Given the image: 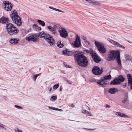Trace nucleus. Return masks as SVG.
Returning <instances> with one entry per match:
<instances>
[{"label": "nucleus", "mask_w": 132, "mask_h": 132, "mask_svg": "<svg viewBox=\"0 0 132 132\" xmlns=\"http://www.w3.org/2000/svg\"><path fill=\"white\" fill-rule=\"evenodd\" d=\"M128 41V42H129V43H131V42L130 41H128H128Z\"/></svg>", "instance_id": "61"}, {"label": "nucleus", "mask_w": 132, "mask_h": 132, "mask_svg": "<svg viewBox=\"0 0 132 132\" xmlns=\"http://www.w3.org/2000/svg\"><path fill=\"white\" fill-rule=\"evenodd\" d=\"M102 84H103V86H105V85H106V84H107V83H106V82H104L103 81L102 83Z\"/></svg>", "instance_id": "50"}, {"label": "nucleus", "mask_w": 132, "mask_h": 132, "mask_svg": "<svg viewBox=\"0 0 132 132\" xmlns=\"http://www.w3.org/2000/svg\"><path fill=\"white\" fill-rule=\"evenodd\" d=\"M51 32L54 35V36H57L58 35V34L57 32L56 31V30L55 31H52Z\"/></svg>", "instance_id": "35"}, {"label": "nucleus", "mask_w": 132, "mask_h": 132, "mask_svg": "<svg viewBox=\"0 0 132 132\" xmlns=\"http://www.w3.org/2000/svg\"><path fill=\"white\" fill-rule=\"evenodd\" d=\"M111 77L110 74H109L107 76H105L103 78V79L104 81L105 80H109L111 79Z\"/></svg>", "instance_id": "19"}, {"label": "nucleus", "mask_w": 132, "mask_h": 132, "mask_svg": "<svg viewBox=\"0 0 132 132\" xmlns=\"http://www.w3.org/2000/svg\"><path fill=\"white\" fill-rule=\"evenodd\" d=\"M37 22L39 24L42 26L44 27L45 25V23L44 21H42L40 20H38Z\"/></svg>", "instance_id": "22"}, {"label": "nucleus", "mask_w": 132, "mask_h": 132, "mask_svg": "<svg viewBox=\"0 0 132 132\" xmlns=\"http://www.w3.org/2000/svg\"><path fill=\"white\" fill-rule=\"evenodd\" d=\"M128 86H130V88L132 89V79L128 80Z\"/></svg>", "instance_id": "29"}, {"label": "nucleus", "mask_w": 132, "mask_h": 132, "mask_svg": "<svg viewBox=\"0 0 132 132\" xmlns=\"http://www.w3.org/2000/svg\"><path fill=\"white\" fill-rule=\"evenodd\" d=\"M62 72L64 73L65 74V71H63V72Z\"/></svg>", "instance_id": "62"}, {"label": "nucleus", "mask_w": 132, "mask_h": 132, "mask_svg": "<svg viewBox=\"0 0 132 132\" xmlns=\"http://www.w3.org/2000/svg\"><path fill=\"white\" fill-rule=\"evenodd\" d=\"M13 22L16 24L18 26H20L22 24V22L20 17L18 15L11 18Z\"/></svg>", "instance_id": "8"}, {"label": "nucleus", "mask_w": 132, "mask_h": 132, "mask_svg": "<svg viewBox=\"0 0 132 132\" xmlns=\"http://www.w3.org/2000/svg\"><path fill=\"white\" fill-rule=\"evenodd\" d=\"M84 42L87 45H89L90 44V43H89V42L88 41H87V40L84 41Z\"/></svg>", "instance_id": "49"}, {"label": "nucleus", "mask_w": 132, "mask_h": 132, "mask_svg": "<svg viewBox=\"0 0 132 132\" xmlns=\"http://www.w3.org/2000/svg\"><path fill=\"white\" fill-rule=\"evenodd\" d=\"M59 84H58L54 85L53 87V89L55 90L56 89L59 87Z\"/></svg>", "instance_id": "36"}, {"label": "nucleus", "mask_w": 132, "mask_h": 132, "mask_svg": "<svg viewBox=\"0 0 132 132\" xmlns=\"http://www.w3.org/2000/svg\"><path fill=\"white\" fill-rule=\"evenodd\" d=\"M57 46L59 48H62L64 46L63 43L61 44L60 41H59L57 43Z\"/></svg>", "instance_id": "24"}, {"label": "nucleus", "mask_w": 132, "mask_h": 132, "mask_svg": "<svg viewBox=\"0 0 132 132\" xmlns=\"http://www.w3.org/2000/svg\"><path fill=\"white\" fill-rule=\"evenodd\" d=\"M18 15V13L15 10H14L11 11L10 16L11 18H13L15 16H16Z\"/></svg>", "instance_id": "16"}, {"label": "nucleus", "mask_w": 132, "mask_h": 132, "mask_svg": "<svg viewBox=\"0 0 132 132\" xmlns=\"http://www.w3.org/2000/svg\"><path fill=\"white\" fill-rule=\"evenodd\" d=\"M14 107L19 109H22L23 108L22 107L16 105H14Z\"/></svg>", "instance_id": "38"}, {"label": "nucleus", "mask_w": 132, "mask_h": 132, "mask_svg": "<svg viewBox=\"0 0 132 132\" xmlns=\"http://www.w3.org/2000/svg\"><path fill=\"white\" fill-rule=\"evenodd\" d=\"M38 37L44 38L51 46H54L55 41L53 36L48 33L40 32L38 35H32L26 37V39L29 42H35L38 39Z\"/></svg>", "instance_id": "2"}, {"label": "nucleus", "mask_w": 132, "mask_h": 132, "mask_svg": "<svg viewBox=\"0 0 132 132\" xmlns=\"http://www.w3.org/2000/svg\"><path fill=\"white\" fill-rule=\"evenodd\" d=\"M52 88H51V87L50 88V89L49 91L50 92H51V90H52Z\"/></svg>", "instance_id": "60"}, {"label": "nucleus", "mask_w": 132, "mask_h": 132, "mask_svg": "<svg viewBox=\"0 0 132 132\" xmlns=\"http://www.w3.org/2000/svg\"><path fill=\"white\" fill-rule=\"evenodd\" d=\"M116 59L118 62V65L121 66V62L120 60V54H119V55L116 58Z\"/></svg>", "instance_id": "20"}, {"label": "nucleus", "mask_w": 132, "mask_h": 132, "mask_svg": "<svg viewBox=\"0 0 132 132\" xmlns=\"http://www.w3.org/2000/svg\"><path fill=\"white\" fill-rule=\"evenodd\" d=\"M91 51L90 55L94 61L96 63L100 62L101 61L100 58L98 57L94 51L91 50Z\"/></svg>", "instance_id": "7"}, {"label": "nucleus", "mask_w": 132, "mask_h": 132, "mask_svg": "<svg viewBox=\"0 0 132 132\" xmlns=\"http://www.w3.org/2000/svg\"><path fill=\"white\" fill-rule=\"evenodd\" d=\"M110 42H111V41L112 40L110 38H109L107 39Z\"/></svg>", "instance_id": "55"}, {"label": "nucleus", "mask_w": 132, "mask_h": 132, "mask_svg": "<svg viewBox=\"0 0 132 132\" xmlns=\"http://www.w3.org/2000/svg\"><path fill=\"white\" fill-rule=\"evenodd\" d=\"M40 73H39V74H37L36 75V76H37V77H38L40 75Z\"/></svg>", "instance_id": "58"}, {"label": "nucleus", "mask_w": 132, "mask_h": 132, "mask_svg": "<svg viewBox=\"0 0 132 132\" xmlns=\"http://www.w3.org/2000/svg\"><path fill=\"white\" fill-rule=\"evenodd\" d=\"M62 52L63 54H66L68 56L74 54L75 60L80 66L85 67L87 66L88 61L87 57L84 55V52L75 51H70L68 49L63 51Z\"/></svg>", "instance_id": "1"}, {"label": "nucleus", "mask_w": 132, "mask_h": 132, "mask_svg": "<svg viewBox=\"0 0 132 132\" xmlns=\"http://www.w3.org/2000/svg\"><path fill=\"white\" fill-rule=\"evenodd\" d=\"M95 46H96V47H98V45H100L102 43H101L98 42L97 41H95Z\"/></svg>", "instance_id": "34"}, {"label": "nucleus", "mask_w": 132, "mask_h": 132, "mask_svg": "<svg viewBox=\"0 0 132 132\" xmlns=\"http://www.w3.org/2000/svg\"><path fill=\"white\" fill-rule=\"evenodd\" d=\"M49 7L51 9H53V10H55L56 11H59V12H62V13H64V12L62 11H61L60 10H59L58 9H56V8H53V7H51V6H49Z\"/></svg>", "instance_id": "26"}, {"label": "nucleus", "mask_w": 132, "mask_h": 132, "mask_svg": "<svg viewBox=\"0 0 132 132\" xmlns=\"http://www.w3.org/2000/svg\"><path fill=\"white\" fill-rule=\"evenodd\" d=\"M59 32H60V35L61 37L64 38H66L68 36L67 31L65 29H62V30H59Z\"/></svg>", "instance_id": "10"}, {"label": "nucleus", "mask_w": 132, "mask_h": 132, "mask_svg": "<svg viewBox=\"0 0 132 132\" xmlns=\"http://www.w3.org/2000/svg\"><path fill=\"white\" fill-rule=\"evenodd\" d=\"M63 64L66 67V68H70V66L68 65L65 62H64L63 63Z\"/></svg>", "instance_id": "39"}, {"label": "nucleus", "mask_w": 132, "mask_h": 132, "mask_svg": "<svg viewBox=\"0 0 132 132\" xmlns=\"http://www.w3.org/2000/svg\"><path fill=\"white\" fill-rule=\"evenodd\" d=\"M105 107L106 108H110L111 106L109 105H108L107 104H105Z\"/></svg>", "instance_id": "43"}, {"label": "nucleus", "mask_w": 132, "mask_h": 132, "mask_svg": "<svg viewBox=\"0 0 132 132\" xmlns=\"http://www.w3.org/2000/svg\"><path fill=\"white\" fill-rule=\"evenodd\" d=\"M67 82L68 83H69L70 84H71L72 83V82L71 81L69 80H68Z\"/></svg>", "instance_id": "51"}, {"label": "nucleus", "mask_w": 132, "mask_h": 132, "mask_svg": "<svg viewBox=\"0 0 132 132\" xmlns=\"http://www.w3.org/2000/svg\"><path fill=\"white\" fill-rule=\"evenodd\" d=\"M125 56L126 59L127 61L130 60L132 62V57L131 55L128 54H126L125 55Z\"/></svg>", "instance_id": "21"}, {"label": "nucleus", "mask_w": 132, "mask_h": 132, "mask_svg": "<svg viewBox=\"0 0 132 132\" xmlns=\"http://www.w3.org/2000/svg\"><path fill=\"white\" fill-rule=\"evenodd\" d=\"M14 130L15 132H22L21 130H19L18 128H15Z\"/></svg>", "instance_id": "37"}, {"label": "nucleus", "mask_w": 132, "mask_h": 132, "mask_svg": "<svg viewBox=\"0 0 132 132\" xmlns=\"http://www.w3.org/2000/svg\"><path fill=\"white\" fill-rule=\"evenodd\" d=\"M19 41V40L18 39L14 38L11 39L10 42L12 44L15 45L17 44L18 43V41Z\"/></svg>", "instance_id": "14"}, {"label": "nucleus", "mask_w": 132, "mask_h": 132, "mask_svg": "<svg viewBox=\"0 0 132 132\" xmlns=\"http://www.w3.org/2000/svg\"><path fill=\"white\" fill-rule=\"evenodd\" d=\"M128 80L132 79V76L130 74H127V76Z\"/></svg>", "instance_id": "30"}, {"label": "nucleus", "mask_w": 132, "mask_h": 132, "mask_svg": "<svg viewBox=\"0 0 132 132\" xmlns=\"http://www.w3.org/2000/svg\"><path fill=\"white\" fill-rule=\"evenodd\" d=\"M93 4L96 5H98L99 4V3L98 2L95 1L93 2Z\"/></svg>", "instance_id": "44"}, {"label": "nucleus", "mask_w": 132, "mask_h": 132, "mask_svg": "<svg viewBox=\"0 0 132 132\" xmlns=\"http://www.w3.org/2000/svg\"><path fill=\"white\" fill-rule=\"evenodd\" d=\"M13 5L12 4H11L10 5L5 6L4 5V10L6 11H10L11 10L12 7L13 6Z\"/></svg>", "instance_id": "13"}, {"label": "nucleus", "mask_w": 132, "mask_h": 132, "mask_svg": "<svg viewBox=\"0 0 132 132\" xmlns=\"http://www.w3.org/2000/svg\"><path fill=\"white\" fill-rule=\"evenodd\" d=\"M119 54H120V53L119 51L116 52L114 51H110L107 54L108 57L106 60L109 61L113 60L118 56H119Z\"/></svg>", "instance_id": "4"}, {"label": "nucleus", "mask_w": 132, "mask_h": 132, "mask_svg": "<svg viewBox=\"0 0 132 132\" xmlns=\"http://www.w3.org/2000/svg\"><path fill=\"white\" fill-rule=\"evenodd\" d=\"M104 46L103 45L102 43L100 45H99L98 46V47H97L98 48V49H99V48H101V47H103Z\"/></svg>", "instance_id": "47"}, {"label": "nucleus", "mask_w": 132, "mask_h": 132, "mask_svg": "<svg viewBox=\"0 0 132 132\" xmlns=\"http://www.w3.org/2000/svg\"><path fill=\"white\" fill-rule=\"evenodd\" d=\"M62 86H61L60 87V88H59V91H61L62 90Z\"/></svg>", "instance_id": "53"}, {"label": "nucleus", "mask_w": 132, "mask_h": 132, "mask_svg": "<svg viewBox=\"0 0 132 132\" xmlns=\"http://www.w3.org/2000/svg\"><path fill=\"white\" fill-rule=\"evenodd\" d=\"M110 43L115 45L117 46L118 47H121L123 49H125V47L124 46L121 45L118 43L114 41L113 40H112Z\"/></svg>", "instance_id": "12"}, {"label": "nucleus", "mask_w": 132, "mask_h": 132, "mask_svg": "<svg viewBox=\"0 0 132 132\" xmlns=\"http://www.w3.org/2000/svg\"><path fill=\"white\" fill-rule=\"evenodd\" d=\"M116 115L122 117H125V116H126L125 114L118 112H117L116 113Z\"/></svg>", "instance_id": "23"}, {"label": "nucleus", "mask_w": 132, "mask_h": 132, "mask_svg": "<svg viewBox=\"0 0 132 132\" xmlns=\"http://www.w3.org/2000/svg\"><path fill=\"white\" fill-rule=\"evenodd\" d=\"M104 81L103 79H102L100 80L97 82V84H99V85H102V87H103V84H102V83Z\"/></svg>", "instance_id": "27"}, {"label": "nucleus", "mask_w": 132, "mask_h": 132, "mask_svg": "<svg viewBox=\"0 0 132 132\" xmlns=\"http://www.w3.org/2000/svg\"><path fill=\"white\" fill-rule=\"evenodd\" d=\"M91 50L93 51L92 49H90L89 51L87 50H84V52L86 53L87 54L90 53V51H91Z\"/></svg>", "instance_id": "33"}, {"label": "nucleus", "mask_w": 132, "mask_h": 132, "mask_svg": "<svg viewBox=\"0 0 132 132\" xmlns=\"http://www.w3.org/2000/svg\"><path fill=\"white\" fill-rule=\"evenodd\" d=\"M82 112L83 113L86 114L87 113V111L85 110H83L82 111Z\"/></svg>", "instance_id": "45"}, {"label": "nucleus", "mask_w": 132, "mask_h": 132, "mask_svg": "<svg viewBox=\"0 0 132 132\" xmlns=\"http://www.w3.org/2000/svg\"><path fill=\"white\" fill-rule=\"evenodd\" d=\"M82 38L84 40V41L86 40V38L85 36H83L82 37Z\"/></svg>", "instance_id": "52"}, {"label": "nucleus", "mask_w": 132, "mask_h": 132, "mask_svg": "<svg viewBox=\"0 0 132 132\" xmlns=\"http://www.w3.org/2000/svg\"><path fill=\"white\" fill-rule=\"evenodd\" d=\"M126 24V23H124V24H123L125 25V24Z\"/></svg>", "instance_id": "63"}, {"label": "nucleus", "mask_w": 132, "mask_h": 132, "mask_svg": "<svg viewBox=\"0 0 132 132\" xmlns=\"http://www.w3.org/2000/svg\"><path fill=\"white\" fill-rule=\"evenodd\" d=\"M118 91V89L117 88H112L109 89V92L111 94H114Z\"/></svg>", "instance_id": "15"}, {"label": "nucleus", "mask_w": 132, "mask_h": 132, "mask_svg": "<svg viewBox=\"0 0 132 132\" xmlns=\"http://www.w3.org/2000/svg\"><path fill=\"white\" fill-rule=\"evenodd\" d=\"M47 28L51 32L53 31H55L54 30V29H53V27L51 26H48Z\"/></svg>", "instance_id": "32"}, {"label": "nucleus", "mask_w": 132, "mask_h": 132, "mask_svg": "<svg viewBox=\"0 0 132 132\" xmlns=\"http://www.w3.org/2000/svg\"><path fill=\"white\" fill-rule=\"evenodd\" d=\"M98 50L99 52L101 53H105L106 51V48H104V46L101 47V48H99Z\"/></svg>", "instance_id": "17"}, {"label": "nucleus", "mask_w": 132, "mask_h": 132, "mask_svg": "<svg viewBox=\"0 0 132 132\" xmlns=\"http://www.w3.org/2000/svg\"><path fill=\"white\" fill-rule=\"evenodd\" d=\"M6 28L8 33L10 35H16L19 32L17 28L12 23H7Z\"/></svg>", "instance_id": "3"}, {"label": "nucleus", "mask_w": 132, "mask_h": 132, "mask_svg": "<svg viewBox=\"0 0 132 132\" xmlns=\"http://www.w3.org/2000/svg\"><path fill=\"white\" fill-rule=\"evenodd\" d=\"M125 80V78L122 75L119 76L118 78H114L110 82L111 85H118L120 84L121 82H123Z\"/></svg>", "instance_id": "5"}, {"label": "nucleus", "mask_w": 132, "mask_h": 132, "mask_svg": "<svg viewBox=\"0 0 132 132\" xmlns=\"http://www.w3.org/2000/svg\"><path fill=\"white\" fill-rule=\"evenodd\" d=\"M71 106L73 108L75 107V105L73 104H72Z\"/></svg>", "instance_id": "59"}, {"label": "nucleus", "mask_w": 132, "mask_h": 132, "mask_svg": "<svg viewBox=\"0 0 132 132\" xmlns=\"http://www.w3.org/2000/svg\"><path fill=\"white\" fill-rule=\"evenodd\" d=\"M86 114L88 115L89 116H90L92 115L91 113L88 111L87 113Z\"/></svg>", "instance_id": "42"}, {"label": "nucleus", "mask_w": 132, "mask_h": 132, "mask_svg": "<svg viewBox=\"0 0 132 132\" xmlns=\"http://www.w3.org/2000/svg\"><path fill=\"white\" fill-rule=\"evenodd\" d=\"M92 71L93 73L95 75H101L103 71V69L97 66L94 67L92 69Z\"/></svg>", "instance_id": "6"}, {"label": "nucleus", "mask_w": 132, "mask_h": 132, "mask_svg": "<svg viewBox=\"0 0 132 132\" xmlns=\"http://www.w3.org/2000/svg\"><path fill=\"white\" fill-rule=\"evenodd\" d=\"M48 108H49L50 109L53 110H54V109L52 107H50V106H49Z\"/></svg>", "instance_id": "56"}, {"label": "nucleus", "mask_w": 132, "mask_h": 132, "mask_svg": "<svg viewBox=\"0 0 132 132\" xmlns=\"http://www.w3.org/2000/svg\"><path fill=\"white\" fill-rule=\"evenodd\" d=\"M54 110H59V111H61L62 110L61 109H59L57 108H54Z\"/></svg>", "instance_id": "54"}, {"label": "nucleus", "mask_w": 132, "mask_h": 132, "mask_svg": "<svg viewBox=\"0 0 132 132\" xmlns=\"http://www.w3.org/2000/svg\"><path fill=\"white\" fill-rule=\"evenodd\" d=\"M32 28L33 29L37 31L40 30L41 29L40 27H38L36 24H34L32 26Z\"/></svg>", "instance_id": "18"}, {"label": "nucleus", "mask_w": 132, "mask_h": 132, "mask_svg": "<svg viewBox=\"0 0 132 132\" xmlns=\"http://www.w3.org/2000/svg\"><path fill=\"white\" fill-rule=\"evenodd\" d=\"M3 3L4 5L5 6L10 5L12 4L11 3L7 1H4L3 2Z\"/></svg>", "instance_id": "25"}, {"label": "nucleus", "mask_w": 132, "mask_h": 132, "mask_svg": "<svg viewBox=\"0 0 132 132\" xmlns=\"http://www.w3.org/2000/svg\"><path fill=\"white\" fill-rule=\"evenodd\" d=\"M126 86H127V84H126V83L125 85H123V87L124 88H125Z\"/></svg>", "instance_id": "57"}, {"label": "nucleus", "mask_w": 132, "mask_h": 132, "mask_svg": "<svg viewBox=\"0 0 132 132\" xmlns=\"http://www.w3.org/2000/svg\"><path fill=\"white\" fill-rule=\"evenodd\" d=\"M57 99V97L55 96H52L50 100L51 101H54Z\"/></svg>", "instance_id": "31"}, {"label": "nucleus", "mask_w": 132, "mask_h": 132, "mask_svg": "<svg viewBox=\"0 0 132 132\" xmlns=\"http://www.w3.org/2000/svg\"><path fill=\"white\" fill-rule=\"evenodd\" d=\"M127 101V99L126 98H124V100H122V103H125Z\"/></svg>", "instance_id": "48"}, {"label": "nucleus", "mask_w": 132, "mask_h": 132, "mask_svg": "<svg viewBox=\"0 0 132 132\" xmlns=\"http://www.w3.org/2000/svg\"><path fill=\"white\" fill-rule=\"evenodd\" d=\"M9 22V19L8 18L2 16L0 19V23L3 24L7 23Z\"/></svg>", "instance_id": "11"}, {"label": "nucleus", "mask_w": 132, "mask_h": 132, "mask_svg": "<svg viewBox=\"0 0 132 132\" xmlns=\"http://www.w3.org/2000/svg\"><path fill=\"white\" fill-rule=\"evenodd\" d=\"M73 45L75 47H80L81 46V42L80 37L77 35L76 37L75 40L74 42Z\"/></svg>", "instance_id": "9"}, {"label": "nucleus", "mask_w": 132, "mask_h": 132, "mask_svg": "<svg viewBox=\"0 0 132 132\" xmlns=\"http://www.w3.org/2000/svg\"><path fill=\"white\" fill-rule=\"evenodd\" d=\"M53 27V29H54V31H55L57 29H58V28L57 27V26L55 25H54Z\"/></svg>", "instance_id": "40"}, {"label": "nucleus", "mask_w": 132, "mask_h": 132, "mask_svg": "<svg viewBox=\"0 0 132 132\" xmlns=\"http://www.w3.org/2000/svg\"><path fill=\"white\" fill-rule=\"evenodd\" d=\"M5 126V125L0 123V129L3 130H6L7 129L4 127Z\"/></svg>", "instance_id": "28"}, {"label": "nucleus", "mask_w": 132, "mask_h": 132, "mask_svg": "<svg viewBox=\"0 0 132 132\" xmlns=\"http://www.w3.org/2000/svg\"><path fill=\"white\" fill-rule=\"evenodd\" d=\"M36 75L34 76L33 77V79L34 81H35L36 80L37 77Z\"/></svg>", "instance_id": "41"}, {"label": "nucleus", "mask_w": 132, "mask_h": 132, "mask_svg": "<svg viewBox=\"0 0 132 132\" xmlns=\"http://www.w3.org/2000/svg\"><path fill=\"white\" fill-rule=\"evenodd\" d=\"M84 129L86 130L87 131V130H95V129H87V128H83Z\"/></svg>", "instance_id": "46"}]
</instances>
